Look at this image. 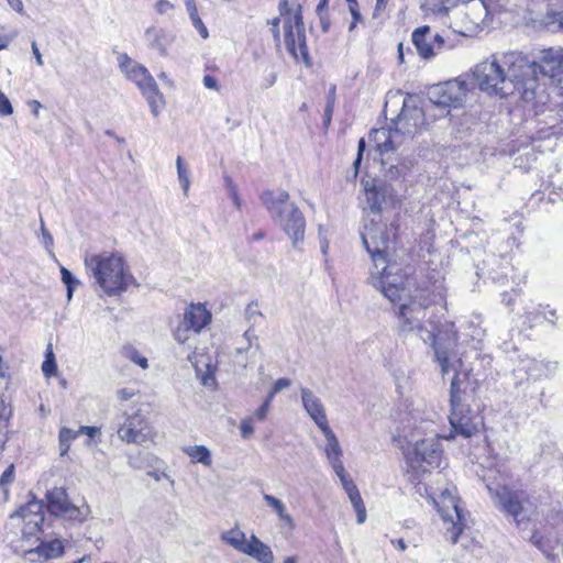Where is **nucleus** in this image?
I'll return each instance as SVG.
<instances>
[{"instance_id":"nucleus-1","label":"nucleus","mask_w":563,"mask_h":563,"mask_svg":"<svg viewBox=\"0 0 563 563\" xmlns=\"http://www.w3.org/2000/svg\"><path fill=\"white\" fill-rule=\"evenodd\" d=\"M361 238L374 265L369 277L371 285L391 302L400 300L406 290L405 284L402 277L395 272L396 266L388 262L389 244L394 235L372 221L369 225H364Z\"/></svg>"},{"instance_id":"nucleus-2","label":"nucleus","mask_w":563,"mask_h":563,"mask_svg":"<svg viewBox=\"0 0 563 563\" xmlns=\"http://www.w3.org/2000/svg\"><path fill=\"white\" fill-rule=\"evenodd\" d=\"M431 305V300L424 295V292L416 294L410 296L408 302L402 303L399 308V327L404 333H416L424 343L430 344L433 347L437 361L440 364L441 372L443 375L450 372V363L446 352L442 349V341L446 346H451L456 341V332L454 331V324H448L445 336L443 332L438 330L435 324L429 320L427 327L424 318L427 316V309Z\"/></svg>"},{"instance_id":"nucleus-3","label":"nucleus","mask_w":563,"mask_h":563,"mask_svg":"<svg viewBox=\"0 0 563 563\" xmlns=\"http://www.w3.org/2000/svg\"><path fill=\"white\" fill-rule=\"evenodd\" d=\"M401 98V110L394 120L395 130L376 129L371 133V140L374 142L375 151L379 156L382 166L386 167L387 173H393L394 168L397 174H401L395 153L399 144L400 135H411L424 124V113L418 104L416 97L411 95L399 96Z\"/></svg>"},{"instance_id":"nucleus-4","label":"nucleus","mask_w":563,"mask_h":563,"mask_svg":"<svg viewBox=\"0 0 563 563\" xmlns=\"http://www.w3.org/2000/svg\"><path fill=\"white\" fill-rule=\"evenodd\" d=\"M87 273L95 278L100 288L109 296L124 291L132 275L124 258L118 253L102 252L85 256Z\"/></svg>"},{"instance_id":"nucleus-5","label":"nucleus","mask_w":563,"mask_h":563,"mask_svg":"<svg viewBox=\"0 0 563 563\" xmlns=\"http://www.w3.org/2000/svg\"><path fill=\"white\" fill-rule=\"evenodd\" d=\"M261 199L274 221L278 222L292 240L294 245L301 242L306 227L305 218L294 203L288 202V192L283 189H266L262 192Z\"/></svg>"},{"instance_id":"nucleus-6","label":"nucleus","mask_w":563,"mask_h":563,"mask_svg":"<svg viewBox=\"0 0 563 563\" xmlns=\"http://www.w3.org/2000/svg\"><path fill=\"white\" fill-rule=\"evenodd\" d=\"M507 68L508 53L495 54L477 64L473 75L482 91L505 97L514 93Z\"/></svg>"},{"instance_id":"nucleus-7","label":"nucleus","mask_w":563,"mask_h":563,"mask_svg":"<svg viewBox=\"0 0 563 563\" xmlns=\"http://www.w3.org/2000/svg\"><path fill=\"white\" fill-rule=\"evenodd\" d=\"M119 66L125 77L132 80L146 98L152 114L158 117L165 104L164 97L148 70L128 55L119 57Z\"/></svg>"},{"instance_id":"nucleus-8","label":"nucleus","mask_w":563,"mask_h":563,"mask_svg":"<svg viewBox=\"0 0 563 563\" xmlns=\"http://www.w3.org/2000/svg\"><path fill=\"white\" fill-rule=\"evenodd\" d=\"M279 14L284 22V36L287 51L296 58L308 63V48L301 15V7L295 11L289 8L288 0H280Z\"/></svg>"},{"instance_id":"nucleus-9","label":"nucleus","mask_w":563,"mask_h":563,"mask_svg":"<svg viewBox=\"0 0 563 563\" xmlns=\"http://www.w3.org/2000/svg\"><path fill=\"white\" fill-rule=\"evenodd\" d=\"M486 487L498 507L511 516L518 525L531 520L536 515L537 505L525 492L511 490L506 486L493 488L487 485Z\"/></svg>"},{"instance_id":"nucleus-10","label":"nucleus","mask_w":563,"mask_h":563,"mask_svg":"<svg viewBox=\"0 0 563 563\" xmlns=\"http://www.w3.org/2000/svg\"><path fill=\"white\" fill-rule=\"evenodd\" d=\"M507 70L514 91H518L526 100L532 99L539 86L537 62H530L519 53L509 52Z\"/></svg>"},{"instance_id":"nucleus-11","label":"nucleus","mask_w":563,"mask_h":563,"mask_svg":"<svg viewBox=\"0 0 563 563\" xmlns=\"http://www.w3.org/2000/svg\"><path fill=\"white\" fill-rule=\"evenodd\" d=\"M450 406L449 421L455 433L464 438H471L478 432L482 426V418L473 413L472 410L462 402L461 390L459 388V375H454L451 380Z\"/></svg>"},{"instance_id":"nucleus-12","label":"nucleus","mask_w":563,"mask_h":563,"mask_svg":"<svg viewBox=\"0 0 563 563\" xmlns=\"http://www.w3.org/2000/svg\"><path fill=\"white\" fill-rule=\"evenodd\" d=\"M47 510L56 517L66 520L84 522L90 515L89 506L84 501L80 506L74 505L63 487H54L46 494Z\"/></svg>"},{"instance_id":"nucleus-13","label":"nucleus","mask_w":563,"mask_h":563,"mask_svg":"<svg viewBox=\"0 0 563 563\" xmlns=\"http://www.w3.org/2000/svg\"><path fill=\"white\" fill-rule=\"evenodd\" d=\"M432 501L443 521L451 526L448 527V538L452 543H456L465 526L457 498L451 489L445 488L438 498L432 497Z\"/></svg>"},{"instance_id":"nucleus-14","label":"nucleus","mask_w":563,"mask_h":563,"mask_svg":"<svg viewBox=\"0 0 563 563\" xmlns=\"http://www.w3.org/2000/svg\"><path fill=\"white\" fill-rule=\"evenodd\" d=\"M468 84L462 79H452L430 88V101L440 107H460L466 99Z\"/></svg>"},{"instance_id":"nucleus-15","label":"nucleus","mask_w":563,"mask_h":563,"mask_svg":"<svg viewBox=\"0 0 563 563\" xmlns=\"http://www.w3.org/2000/svg\"><path fill=\"white\" fill-rule=\"evenodd\" d=\"M117 433L123 442L143 444L150 439V427L139 410L132 413L124 411L118 417Z\"/></svg>"},{"instance_id":"nucleus-16","label":"nucleus","mask_w":563,"mask_h":563,"mask_svg":"<svg viewBox=\"0 0 563 563\" xmlns=\"http://www.w3.org/2000/svg\"><path fill=\"white\" fill-rule=\"evenodd\" d=\"M442 460V449L439 439L430 438L418 441L409 457L411 468L422 473L439 467Z\"/></svg>"},{"instance_id":"nucleus-17","label":"nucleus","mask_w":563,"mask_h":563,"mask_svg":"<svg viewBox=\"0 0 563 563\" xmlns=\"http://www.w3.org/2000/svg\"><path fill=\"white\" fill-rule=\"evenodd\" d=\"M365 200L373 212H380L383 203L393 199V189L386 178H363Z\"/></svg>"},{"instance_id":"nucleus-18","label":"nucleus","mask_w":563,"mask_h":563,"mask_svg":"<svg viewBox=\"0 0 563 563\" xmlns=\"http://www.w3.org/2000/svg\"><path fill=\"white\" fill-rule=\"evenodd\" d=\"M412 42L419 53L424 59H430L438 55L444 48V40L441 35L430 34L428 25L418 27L412 33Z\"/></svg>"},{"instance_id":"nucleus-19","label":"nucleus","mask_w":563,"mask_h":563,"mask_svg":"<svg viewBox=\"0 0 563 563\" xmlns=\"http://www.w3.org/2000/svg\"><path fill=\"white\" fill-rule=\"evenodd\" d=\"M43 501L35 498L27 501L19 510L11 515V519L21 518L24 522V533L32 534L37 531L44 522Z\"/></svg>"},{"instance_id":"nucleus-20","label":"nucleus","mask_w":563,"mask_h":563,"mask_svg":"<svg viewBox=\"0 0 563 563\" xmlns=\"http://www.w3.org/2000/svg\"><path fill=\"white\" fill-rule=\"evenodd\" d=\"M65 541L58 538L44 540L34 549L24 550L23 554L30 562H45L64 554Z\"/></svg>"},{"instance_id":"nucleus-21","label":"nucleus","mask_w":563,"mask_h":563,"mask_svg":"<svg viewBox=\"0 0 563 563\" xmlns=\"http://www.w3.org/2000/svg\"><path fill=\"white\" fill-rule=\"evenodd\" d=\"M301 402L305 411L319 429L329 426L325 408L321 399L309 388L300 389Z\"/></svg>"},{"instance_id":"nucleus-22","label":"nucleus","mask_w":563,"mask_h":563,"mask_svg":"<svg viewBox=\"0 0 563 563\" xmlns=\"http://www.w3.org/2000/svg\"><path fill=\"white\" fill-rule=\"evenodd\" d=\"M537 68L540 76L554 78L563 71V49H547L541 53Z\"/></svg>"},{"instance_id":"nucleus-23","label":"nucleus","mask_w":563,"mask_h":563,"mask_svg":"<svg viewBox=\"0 0 563 563\" xmlns=\"http://www.w3.org/2000/svg\"><path fill=\"white\" fill-rule=\"evenodd\" d=\"M325 438L324 453L328 462L330 463L333 471H342V455L343 451L339 443L335 433L332 431L330 426L320 429Z\"/></svg>"},{"instance_id":"nucleus-24","label":"nucleus","mask_w":563,"mask_h":563,"mask_svg":"<svg viewBox=\"0 0 563 563\" xmlns=\"http://www.w3.org/2000/svg\"><path fill=\"white\" fill-rule=\"evenodd\" d=\"M183 321L197 334L210 323L211 313L202 303H191L186 308Z\"/></svg>"},{"instance_id":"nucleus-25","label":"nucleus","mask_w":563,"mask_h":563,"mask_svg":"<svg viewBox=\"0 0 563 563\" xmlns=\"http://www.w3.org/2000/svg\"><path fill=\"white\" fill-rule=\"evenodd\" d=\"M145 40L151 48L158 51L161 56H167L172 36L166 31L157 27H148L145 31Z\"/></svg>"},{"instance_id":"nucleus-26","label":"nucleus","mask_w":563,"mask_h":563,"mask_svg":"<svg viewBox=\"0 0 563 563\" xmlns=\"http://www.w3.org/2000/svg\"><path fill=\"white\" fill-rule=\"evenodd\" d=\"M243 553L256 559L261 563H273L274 561V554L271 548L262 542L255 534H252L249 539Z\"/></svg>"},{"instance_id":"nucleus-27","label":"nucleus","mask_w":563,"mask_h":563,"mask_svg":"<svg viewBox=\"0 0 563 563\" xmlns=\"http://www.w3.org/2000/svg\"><path fill=\"white\" fill-rule=\"evenodd\" d=\"M263 499H264L265 504L277 514L279 520L286 527H288L289 529H292L295 527L292 517L287 512L286 506L280 499H278L272 495H268V494H265L263 496Z\"/></svg>"},{"instance_id":"nucleus-28","label":"nucleus","mask_w":563,"mask_h":563,"mask_svg":"<svg viewBox=\"0 0 563 563\" xmlns=\"http://www.w3.org/2000/svg\"><path fill=\"white\" fill-rule=\"evenodd\" d=\"M460 0H424L421 8L427 14L445 15Z\"/></svg>"},{"instance_id":"nucleus-29","label":"nucleus","mask_w":563,"mask_h":563,"mask_svg":"<svg viewBox=\"0 0 563 563\" xmlns=\"http://www.w3.org/2000/svg\"><path fill=\"white\" fill-rule=\"evenodd\" d=\"M221 540L228 544H230L233 549L236 551L243 553L246 543L249 540H246L245 533L241 531L238 527L224 531L221 534Z\"/></svg>"},{"instance_id":"nucleus-30","label":"nucleus","mask_w":563,"mask_h":563,"mask_svg":"<svg viewBox=\"0 0 563 563\" xmlns=\"http://www.w3.org/2000/svg\"><path fill=\"white\" fill-rule=\"evenodd\" d=\"M185 452L194 462L201 463L206 466H210L212 463L210 451L205 445L188 446L185 449Z\"/></svg>"},{"instance_id":"nucleus-31","label":"nucleus","mask_w":563,"mask_h":563,"mask_svg":"<svg viewBox=\"0 0 563 563\" xmlns=\"http://www.w3.org/2000/svg\"><path fill=\"white\" fill-rule=\"evenodd\" d=\"M347 496H349V499H350L353 508L356 511L357 523H363L366 520V508L364 506V503H363L360 492L358 490L354 492L353 494H350Z\"/></svg>"},{"instance_id":"nucleus-32","label":"nucleus","mask_w":563,"mask_h":563,"mask_svg":"<svg viewBox=\"0 0 563 563\" xmlns=\"http://www.w3.org/2000/svg\"><path fill=\"white\" fill-rule=\"evenodd\" d=\"M43 374L46 377H51L56 374L57 365L55 362V356L52 351V345L49 344L46 351L45 361L42 364Z\"/></svg>"},{"instance_id":"nucleus-33","label":"nucleus","mask_w":563,"mask_h":563,"mask_svg":"<svg viewBox=\"0 0 563 563\" xmlns=\"http://www.w3.org/2000/svg\"><path fill=\"white\" fill-rule=\"evenodd\" d=\"M530 542L539 549L544 555L550 556L552 547L550 545V541L541 536L539 532H533L530 537Z\"/></svg>"},{"instance_id":"nucleus-34","label":"nucleus","mask_w":563,"mask_h":563,"mask_svg":"<svg viewBox=\"0 0 563 563\" xmlns=\"http://www.w3.org/2000/svg\"><path fill=\"white\" fill-rule=\"evenodd\" d=\"M14 478H15L14 465L11 464L7 467V470L0 476V488L3 492L5 499L9 498L8 486L13 483Z\"/></svg>"},{"instance_id":"nucleus-35","label":"nucleus","mask_w":563,"mask_h":563,"mask_svg":"<svg viewBox=\"0 0 563 563\" xmlns=\"http://www.w3.org/2000/svg\"><path fill=\"white\" fill-rule=\"evenodd\" d=\"M256 307V302H251L245 308V320L250 323V327H255L264 318L262 311L257 310Z\"/></svg>"},{"instance_id":"nucleus-36","label":"nucleus","mask_w":563,"mask_h":563,"mask_svg":"<svg viewBox=\"0 0 563 563\" xmlns=\"http://www.w3.org/2000/svg\"><path fill=\"white\" fill-rule=\"evenodd\" d=\"M334 473L338 475V477L341 482V485L347 495L353 494L354 492L358 490L356 485L354 484V482L346 474L344 465H342L341 472L334 471Z\"/></svg>"},{"instance_id":"nucleus-37","label":"nucleus","mask_w":563,"mask_h":563,"mask_svg":"<svg viewBox=\"0 0 563 563\" xmlns=\"http://www.w3.org/2000/svg\"><path fill=\"white\" fill-rule=\"evenodd\" d=\"M191 334H195L192 328L187 327L184 321L180 322L174 332L175 340L180 344L186 343Z\"/></svg>"},{"instance_id":"nucleus-38","label":"nucleus","mask_w":563,"mask_h":563,"mask_svg":"<svg viewBox=\"0 0 563 563\" xmlns=\"http://www.w3.org/2000/svg\"><path fill=\"white\" fill-rule=\"evenodd\" d=\"M123 353L126 358L131 360L133 363L137 364L143 369H146L148 367L147 358L140 355V353L133 347H125Z\"/></svg>"},{"instance_id":"nucleus-39","label":"nucleus","mask_w":563,"mask_h":563,"mask_svg":"<svg viewBox=\"0 0 563 563\" xmlns=\"http://www.w3.org/2000/svg\"><path fill=\"white\" fill-rule=\"evenodd\" d=\"M62 280L67 286V298L70 299L73 296L74 287L79 282L73 276V274L65 267L60 268Z\"/></svg>"},{"instance_id":"nucleus-40","label":"nucleus","mask_w":563,"mask_h":563,"mask_svg":"<svg viewBox=\"0 0 563 563\" xmlns=\"http://www.w3.org/2000/svg\"><path fill=\"white\" fill-rule=\"evenodd\" d=\"M240 433L243 439H250L254 434V417H245L240 422Z\"/></svg>"},{"instance_id":"nucleus-41","label":"nucleus","mask_w":563,"mask_h":563,"mask_svg":"<svg viewBox=\"0 0 563 563\" xmlns=\"http://www.w3.org/2000/svg\"><path fill=\"white\" fill-rule=\"evenodd\" d=\"M548 199L550 202H556L563 200V185L562 183H550L549 184Z\"/></svg>"},{"instance_id":"nucleus-42","label":"nucleus","mask_w":563,"mask_h":563,"mask_svg":"<svg viewBox=\"0 0 563 563\" xmlns=\"http://www.w3.org/2000/svg\"><path fill=\"white\" fill-rule=\"evenodd\" d=\"M13 113V107L9 98L0 90V117H8Z\"/></svg>"},{"instance_id":"nucleus-43","label":"nucleus","mask_w":563,"mask_h":563,"mask_svg":"<svg viewBox=\"0 0 563 563\" xmlns=\"http://www.w3.org/2000/svg\"><path fill=\"white\" fill-rule=\"evenodd\" d=\"M79 435V431H75L70 428H62L59 431V443H66L71 442L74 439H76Z\"/></svg>"},{"instance_id":"nucleus-44","label":"nucleus","mask_w":563,"mask_h":563,"mask_svg":"<svg viewBox=\"0 0 563 563\" xmlns=\"http://www.w3.org/2000/svg\"><path fill=\"white\" fill-rule=\"evenodd\" d=\"M350 12L353 18L352 23L349 26V31H353L358 22L363 21V18L357 9L356 0H353V4H350Z\"/></svg>"},{"instance_id":"nucleus-45","label":"nucleus","mask_w":563,"mask_h":563,"mask_svg":"<svg viewBox=\"0 0 563 563\" xmlns=\"http://www.w3.org/2000/svg\"><path fill=\"white\" fill-rule=\"evenodd\" d=\"M174 4L168 0H158L155 3V10L159 14H167L174 10Z\"/></svg>"},{"instance_id":"nucleus-46","label":"nucleus","mask_w":563,"mask_h":563,"mask_svg":"<svg viewBox=\"0 0 563 563\" xmlns=\"http://www.w3.org/2000/svg\"><path fill=\"white\" fill-rule=\"evenodd\" d=\"M191 23L195 26V29L198 31V33L201 35V37L207 38L209 36V32L207 26L203 24L200 16H197L195 19H191Z\"/></svg>"},{"instance_id":"nucleus-47","label":"nucleus","mask_w":563,"mask_h":563,"mask_svg":"<svg viewBox=\"0 0 563 563\" xmlns=\"http://www.w3.org/2000/svg\"><path fill=\"white\" fill-rule=\"evenodd\" d=\"M41 233L43 239V244L47 251H51L53 246V236L52 234L45 229L44 222L41 221Z\"/></svg>"},{"instance_id":"nucleus-48","label":"nucleus","mask_w":563,"mask_h":563,"mask_svg":"<svg viewBox=\"0 0 563 563\" xmlns=\"http://www.w3.org/2000/svg\"><path fill=\"white\" fill-rule=\"evenodd\" d=\"M365 150V140L364 139H361L358 141V146H357V157L355 158L354 163H353V167H354V172H355V176L357 175L358 173V166L361 164V161H362V155H363V152Z\"/></svg>"},{"instance_id":"nucleus-49","label":"nucleus","mask_w":563,"mask_h":563,"mask_svg":"<svg viewBox=\"0 0 563 563\" xmlns=\"http://www.w3.org/2000/svg\"><path fill=\"white\" fill-rule=\"evenodd\" d=\"M202 82L207 89H211V90H216V91H219V89H220L218 80L213 76L205 75Z\"/></svg>"},{"instance_id":"nucleus-50","label":"nucleus","mask_w":563,"mask_h":563,"mask_svg":"<svg viewBox=\"0 0 563 563\" xmlns=\"http://www.w3.org/2000/svg\"><path fill=\"white\" fill-rule=\"evenodd\" d=\"M227 188L229 190L230 197L233 200V203L235 205V207L238 209H240L241 208V200H240V198L238 196L236 188L233 186L231 180L227 181Z\"/></svg>"},{"instance_id":"nucleus-51","label":"nucleus","mask_w":563,"mask_h":563,"mask_svg":"<svg viewBox=\"0 0 563 563\" xmlns=\"http://www.w3.org/2000/svg\"><path fill=\"white\" fill-rule=\"evenodd\" d=\"M269 412V407L267 406V404H263L255 412L252 417H254V421L257 420V421H263L266 419L267 415Z\"/></svg>"},{"instance_id":"nucleus-52","label":"nucleus","mask_w":563,"mask_h":563,"mask_svg":"<svg viewBox=\"0 0 563 563\" xmlns=\"http://www.w3.org/2000/svg\"><path fill=\"white\" fill-rule=\"evenodd\" d=\"M291 385V380L289 378H278L274 386H273V389H274V393H279L288 387H290Z\"/></svg>"},{"instance_id":"nucleus-53","label":"nucleus","mask_w":563,"mask_h":563,"mask_svg":"<svg viewBox=\"0 0 563 563\" xmlns=\"http://www.w3.org/2000/svg\"><path fill=\"white\" fill-rule=\"evenodd\" d=\"M244 339L246 340V346L245 349H250L253 344V341L257 340V335L255 334L254 327H249L244 334Z\"/></svg>"},{"instance_id":"nucleus-54","label":"nucleus","mask_w":563,"mask_h":563,"mask_svg":"<svg viewBox=\"0 0 563 563\" xmlns=\"http://www.w3.org/2000/svg\"><path fill=\"white\" fill-rule=\"evenodd\" d=\"M134 395H135V391L130 388H122V389H119L117 393L118 398L122 401H126V400L131 399Z\"/></svg>"},{"instance_id":"nucleus-55","label":"nucleus","mask_w":563,"mask_h":563,"mask_svg":"<svg viewBox=\"0 0 563 563\" xmlns=\"http://www.w3.org/2000/svg\"><path fill=\"white\" fill-rule=\"evenodd\" d=\"M8 5L19 14L24 13V5L22 0H7Z\"/></svg>"},{"instance_id":"nucleus-56","label":"nucleus","mask_w":563,"mask_h":563,"mask_svg":"<svg viewBox=\"0 0 563 563\" xmlns=\"http://www.w3.org/2000/svg\"><path fill=\"white\" fill-rule=\"evenodd\" d=\"M279 22H280V18H275L271 21L273 36H274V40L276 41L277 45H279V42H280V34H279V30H278Z\"/></svg>"},{"instance_id":"nucleus-57","label":"nucleus","mask_w":563,"mask_h":563,"mask_svg":"<svg viewBox=\"0 0 563 563\" xmlns=\"http://www.w3.org/2000/svg\"><path fill=\"white\" fill-rule=\"evenodd\" d=\"M78 431L79 434H87L88 437L92 438L100 432V429L97 427L81 426Z\"/></svg>"},{"instance_id":"nucleus-58","label":"nucleus","mask_w":563,"mask_h":563,"mask_svg":"<svg viewBox=\"0 0 563 563\" xmlns=\"http://www.w3.org/2000/svg\"><path fill=\"white\" fill-rule=\"evenodd\" d=\"M27 106L31 108V111L35 118L40 117V109L42 108V104L37 100H29Z\"/></svg>"},{"instance_id":"nucleus-59","label":"nucleus","mask_w":563,"mask_h":563,"mask_svg":"<svg viewBox=\"0 0 563 563\" xmlns=\"http://www.w3.org/2000/svg\"><path fill=\"white\" fill-rule=\"evenodd\" d=\"M32 53H33V55L35 57L36 64L38 66H43L44 65V60H43L42 54L40 53V49H38V47H37L35 42L32 43Z\"/></svg>"},{"instance_id":"nucleus-60","label":"nucleus","mask_w":563,"mask_h":563,"mask_svg":"<svg viewBox=\"0 0 563 563\" xmlns=\"http://www.w3.org/2000/svg\"><path fill=\"white\" fill-rule=\"evenodd\" d=\"M333 111V101H329L324 110V124L329 125L331 122V115Z\"/></svg>"},{"instance_id":"nucleus-61","label":"nucleus","mask_w":563,"mask_h":563,"mask_svg":"<svg viewBox=\"0 0 563 563\" xmlns=\"http://www.w3.org/2000/svg\"><path fill=\"white\" fill-rule=\"evenodd\" d=\"M186 9H187V12H188V15H189L190 20L199 16L198 9H197V5H196L195 1L191 2V3H187L186 4Z\"/></svg>"},{"instance_id":"nucleus-62","label":"nucleus","mask_w":563,"mask_h":563,"mask_svg":"<svg viewBox=\"0 0 563 563\" xmlns=\"http://www.w3.org/2000/svg\"><path fill=\"white\" fill-rule=\"evenodd\" d=\"M553 22L558 23L561 27H563V5L559 11H554L552 13Z\"/></svg>"},{"instance_id":"nucleus-63","label":"nucleus","mask_w":563,"mask_h":563,"mask_svg":"<svg viewBox=\"0 0 563 563\" xmlns=\"http://www.w3.org/2000/svg\"><path fill=\"white\" fill-rule=\"evenodd\" d=\"M178 176H186L187 169L185 168L181 157H177L176 161Z\"/></svg>"},{"instance_id":"nucleus-64","label":"nucleus","mask_w":563,"mask_h":563,"mask_svg":"<svg viewBox=\"0 0 563 563\" xmlns=\"http://www.w3.org/2000/svg\"><path fill=\"white\" fill-rule=\"evenodd\" d=\"M12 38H13V36L0 34V51L7 48V46L9 45V43L11 42Z\"/></svg>"}]
</instances>
